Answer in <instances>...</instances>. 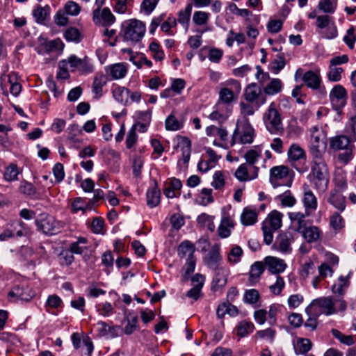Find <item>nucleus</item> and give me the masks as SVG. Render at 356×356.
Instances as JSON below:
<instances>
[{
    "mask_svg": "<svg viewBox=\"0 0 356 356\" xmlns=\"http://www.w3.org/2000/svg\"><path fill=\"white\" fill-rule=\"evenodd\" d=\"M229 107V106L218 102L214 107V111L209 115V118L218 122L225 121L230 113Z\"/></svg>",
    "mask_w": 356,
    "mask_h": 356,
    "instance_id": "nucleus-23",
    "label": "nucleus"
},
{
    "mask_svg": "<svg viewBox=\"0 0 356 356\" xmlns=\"http://www.w3.org/2000/svg\"><path fill=\"white\" fill-rule=\"evenodd\" d=\"M35 224L38 229L45 234L54 235L60 232V222L47 213H41L36 219Z\"/></svg>",
    "mask_w": 356,
    "mask_h": 356,
    "instance_id": "nucleus-6",
    "label": "nucleus"
},
{
    "mask_svg": "<svg viewBox=\"0 0 356 356\" xmlns=\"http://www.w3.org/2000/svg\"><path fill=\"white\" fill-rule=\"evenodd\" d=\"M263 120L270 134H275L283 129L280 114L275 102L270 103L265 111Z\"/></svg>",
    "mask_w": 356,
    "mask_h": 356,
    "instance_id": "nucleus-5",
    "label": "nucleus"
},
{
    "mask_svg": "<svg viewBox=\"0 0 356 356\" xmlns=\"http://www.w3.org/2000/svg\"><path fill=\"white\" fill-rule=\"evenodd\" d=\"M64 11L67 15L76 16L81 11V7L77 3L69 1L65 4Z\"/></svg>",
    "mask_w": 356,
    "mask_h": 356,
    "instance_id": "nucleus-61",
    "label": "nucleus"
},
{
    "mask_svg": "<svg viewBox=\"0 0 356 356\" xmlns=\"http://www.w3.org/2000/svg\"><path fill=\"white\" fill-rule=\"evenodd\" d=\"M228 86H231L232 88H222L219 92L218 102L229 106L235 98V94L238 95L241 90V86L240 83L232 79L227 82Z\"/></svg>",
    "mask_w": 356,
    "mask_h": 356,
    "instance_id": "nucleus-10",
    "label": "nucleus"
},
{
    "mask_svg": "<svg viewBox=\"0 0 356 356\" xmlns=\"http://www.w3.org/2000/svg\"><path fill=\"white\" fill-rule=\"evenodd\" d=\"M243 252L240 246L235 245L229 251L227 259L230 264H235L241 261Z\"/></svg>",
    "mask_w": 356,
    "mask_h": 356,
    "instance_id": "nucleus-52",
    "label": "nucleus"
},
{
    "mask_svg": "<svg viewBox=\"0 0 356 356\" xmlns=\"http://www.w3.org/2000/svg\"><path fill=\"white\" fill-rule=\"evenodd\" d=\"M244 96L248 102H255L257 108L266 102V95L261 94V88L256 83H251L247 86Z\"/></svg>",
    "mask_w": 356,
    "mask_h": 356,
    "instance_id": "nucleus-15",
    "label": "nucleus"
},
{
    "mask_svg": "<svg viewBox=\"0 0 356 356\" xmlns=\"http://www.w3.org/2000/svg\"><path fill=\"white\" fill-rule=\"evenodd\" d=\"M234 223L229 216H225L221 220L218 229V234L222 238H227L231 234V229L234 228Z\"/></svg>",
    "mask_w": 356,
    "mask_h": 356,
    "instance_id": "nucleus-33",
    "label": "nucleus"
},
{
    "mask_svg": "<svg viewBox=\"0 0 356 356\" xmlns=\"http://www.w3.org/2000/svg\"><path fill=\"white\" fill-rule=\"evenodd\" d=\"M350 138L344 135L336 136L330 139V147L334 151L346 149L350 147Z\"/></svg>",
    "mask_w": 356,
    "mask_h": 356,
    "instance_id": "nucleus-25",
    "label": "nucleus"
},
{
    "mask_svg": "<svg viewBox=\"0 0 356 356\" xmlns=\"http://www.w3.org/2000/svg\"><path fill=\"white\" fill-rule=\"evenodd\" d=\"M138 317L136 315L129 314L127 316V324L124 327V331L126 334H132L137 328Z\"/></svg>",
    "mask_w": 356,
    "mask_h": 356,
    "instance_id": "nucleus-59",
    "label": "nucleus"
},
{
    "mask_svg": "<svg viewBox=\"0 0 356 356\" xmlns=\"http://www.w3.org/2000/svg\"><path fill=\"white\" fill-rule=\"evenodd\" d=\"M192 8V4L188 3L185 7L184 10H180L178 13L177 21L179 22V23L182 24L186 31H187L188 29Z\"/></svg>",
    "mask_w": 356,
    "mask_h": 356,
    "instance_id": "nucleus-40",
    "label": "nucleus"
},
{
    "mask_svg": "<svg viewBox=\"0 0 356 356\" xmlns=\"http://www.w3.org/2000/svg\"><path fill=\"white\" fill-rule=\"evenodd\" d=\"M20 172L17 165L11 163L6 168L3 173V179L7 181H17L18 180V175Z\"/></svg>",
    "mask_w": 356,
    "mask_h": 356,
    "instance_id": "nucleus-47",
    "label": "nucleus"
},
{
    "mask_svg": "<svg viewBox=\"0 0 356 356\" xmlns=\"http://www.w3.org/2000/svg\"><path fill=\"white\" fill-rule=\"evenodd\" d=\"M72 71L76 70L82 73H90L93 70V66L90 59L88 56L83 58H78L74 55L70 56L67 60Z\"/></svg>",
    "mask_w": 356,
    "mask_h": 356,
    "instance_id": "nucleus-16",
    "label": "nucleus"
},
{
    "mask_svg": "<svg viewBox=\"0 0 356 356\" xmlns=\"http://www.w3.org/2000/svg\"><path fill=\"white\" fill-rule=\"evenodd\" d=\"M149 49L151 51L153 58L156 60L161 61L164 58L165 54L163 51L161 49L159 43L156 42H151L149 46Z\"/></svg>",
    "mask_w": 356,
    "mask_h": 356,
    "instance_id": "nucleus-58",
    "label": "nucleus"
},
{
    "mask_svg": "<svg viewBox=\"0 0 356 356\" xmlns=\"http://www.w3.org/2000/svg\"><path fill=\"white\" fill-rule=\"evenodd\" d=\"M260 298V294L257 289H252L245 291L243 301L250 305L256 304Z\"/></svg>",
    "mask_w": 356,
    "mask_h": 356,
    "instance_id": "nucleus-53",
    "label": "nucleus"
},
{
    "mask_svg": "<svg viewBox=\"0 0 356 356\" xmlns=\"http://www.w3.org/2000/svg\"><path fill=\"white\" fill-rule=\"evenodd\" d=\"M210 14L204 11H195L193 13V21L197 26L206 25L209 19Z\"/></svg>",
    "mask_w": 356,
    "mask_h": 356,
    "instance_id": "nucleus-54",
    "label": "nucleus"
},
{
    "mask_svg": "<svg viewBox=\"0 0 356 356\" xmlns=\"http://www.w3.org/2000/svg\"><path fill=\"white\" fill-rule=\"evenodd\" d=\"M329 98L332 108L340 114L347 102L348 93L346 88L340 84L335 85L330 92Z\"/></svg>",
    "mask_w": 356,
    "mask_h": 356,
    "instance_id": "nucleus-7",
    "label": "nucleus"
},
{
    "mask_svg": "<svg viewBox=\"0 0 356 356\" xmlns=\"http://www.w3.org/2000/svg\"><path fill=\"white\" fill-rule=\"evenodd\" d=\"M331 333L341 343L347 346H351L354 343L353 337L351 335H344L340 331L336 329H332Z\"/></svg>",
    "mask_w": 356,
    "mask_h": 356,
    "instance_id": "nucleus-60",
    "label": "nucleus"
},
{
    "mask_svg": "<svg viewBox=\"0 0 356 356\" xmlns=\"http://www.w3.org/2000/svg\"><path fill=\"white\" fill-rule=\"evenodd\" d=\"M301 202L303 204L306 215H312L317 209V197L306 184L303 186V193Z\"/></svg>",
    "mask_w": 356,
    "mask_h": 356,
    "instance_id": "nucleus-13",
    "label": "nucleus"
},
{
    "mask_svg": "<svg viewBox=\"0 0 356 356\" xmlns=\"http://www.w3.org/2000/svg\"><path fill=\"white\" fill-rule=\"evenodd\" d=\"M106 71L113 79H120L124 78L127 74V67L124 63H115L108 66Z\"/></svg>",
    "mask_w": 356,
    "mask_h": 356,
    "instance_id": "nucleus-31",
    "label": "nucleus"
},
{
    "mask_svg": "<svg viewBox=\"0 0 356 356\" xmlns=\"http://www.w3.org/2000/svg\"><path fill=\"white\" fill-rule=\"evenodd\" d=\"M212 270L214 271V275L211 287L213 290L217 291L223 288L227 284L229 270L225 266H221Z\"/></svg>",
    "mask_w": 356,
    "mask_h": 356,
    "instance_id": "nucleus-18",
    "label": "nucleus"
},
{
    "mask_svg": "<svg viewBox=\"0 0 356 356\" xmlns=\"http://www.w3.org/2000/svg\"><path fill=\"white\" fill-rule=\"evenodd\" d=\"M312 306H317L320 308L321 313L330 315L336 312L334 302L331 297H322L313 300Z\"/></svg>",
    "mask_w": 356,
    "mask_h": 356,
    "instance_id": "nucleus-21",
    "label": "nucleus"
},
{
    "mask_svg": "<svg viewBox=\"0 0 356 356\" xmlns=\"http://www.w3.org/2000/svg\"><path fill=\"white\" fill-rule=\"evenodd\" d=\"M221 259L220 248L218 245H214L204 257V262L211 269H214L222 266L220 265Z\"/></svg>",
    "mask_w": 356,
    "mask_h": 356,
    "instance_id": "nucleus-22",
    "label": "nucleus"
},
{
    "mask_svg": "<svg viewBox=\"0 0 356 356\" xmlns=\"http://www.w3.org/2000/svg\"><path fill=\"white\" fill-rule=\"evenodd\" d=\"M277 199L280 201L281 204L283 207H292L296 203V199L290 191H286L280 195L277 196Z\"/></svg>",
    "mask_w": 356,
    "mask_h": 356,
    "instance_id": "nucleus-51",
    "label": "nucleus"
},
{
    "mask_svg": "<svg viewBox=\"0 0 356 356\" xmlns=\"http://www.w3.org/2000/svg\"><path fill=\"white\" fill-rule=\"evenodd\" d=\"M283 87L282 81L279 79H272L264 87V92L265 95H275L279 93Z\"/></svg>",
    "mask_w": 356,
    "mask_h": 356,
    "instance_id": "nucleus-39",
    "label": "nucleus"
},
{
    "mask_svg": "<svg viewBox=\"0 0 356 356\" xmlns=\"http://www.w3.org/2000/svg\"><path fill=\"white\" fill-rule=\"evenodd\" d=\"M308 178L314 188L325 192L330 182V170L325 157L312 158L311 172Z\"/></svg>",
    "mask_w": 356,
    "mask_h": 356,
    "instance_id": "nucleus-1",
    "label": "nucleus"
},
{
    "mask_svg": "<svg viewBox=\"0 0 356 356\" xmlns=\"http://www.w3.org/2000/svg\"><path fill=\"white\" fill-rule=\"evenodd\" d=\"M342 67L330 65L327 72L328 80L333 82L339 81L341 79Z\"/></svg>",
    "mask_w": 356,
    "mask_h": 356,
    "instance_id": "nucleus-56",
    "label": "nucleus"
},
{
    "mask_svg": "<svg viewBox=\"0 0 356 356\" xmlns=\"http://www.w3.org/2000/svg\"><path fill=\"white\" fill-rule=\"evenodd\" d=\"M145 30V24L143 22L132 19L122 24V30L118 37L121 38L123 41L136 44L143 38Z\"/></svg>",
    "mask_w": 356,
    "mask_h": 356,
    "instance_id": "nucleus-2",
    "label": "nucleus"
},
{
    "mask_svg": "<svg viewBox=\"0 0 356 356\" xmlns=\"http://www.w3.org/2000/svg\"><path fill=\"white\" fill-rule=\"evenodd\" d=\"M92 19L95 24L108 26L115 21V17L108 8L103 10L95 9L92 13Z\"/></svg>",
    "mask_w": 356,
    "mask_h": 356,
    "instance_id": "nucleus-17",
    "label": "nucleus"
},
{
    "mask_svg": "<svg viewBox=\"0 0 356 356\" xmlns=\"http://www.w3.org/2000/svg\"><path fill=\"white\" fill-rule=\"evenodd\" d=\"M107 78L103 74H97L92 83V92L95 99H99L102 96V88L106 84Z\"/></svg>",
    "mask_w": 356,
    "mask_h": 356,
    "instance_id": "nucleus-34",
    "label": "nucleus"
},
{
    "mask_svg": "<svg viewBox=\"0 0 356 356\" xmlns=\"http://www.w3.org/2000/svg\"><path fill=\"white\" fill-rule=\"evenodd\" d=\"M264 264L273 274L282 273L286 268V264L283 259L272 256H268L264 259Z\"/></svg>",
    "mask_w": 356,
    "mask_h": 356,
    "instance_id": "nucleus-19",
    "label": "nucleus"
},
{
    "mask_svg": "<svg viewBox=\"0 0 356 356\" xmlns=\"http://www.w3.org/2000/svg\"><path fill=\"white\" fill-rule=\"evenodd\" d=\"M287 154L290 161H298L306 157L305 150L297 144H292Z\"/></svg>",
    "mask_w": 356,
    "mask_h": 356,
    "instance_id": "nucleus-43",
    "label": "nucleus"
},
{
    "mask_svg": "<svg viewBox=\"0 0 356 356\" xmlns=\"http://www.w3.org/2000/svg\"><path fill=\"white\" fill-rule=\"evenodd\" d=\"M35 296V292L26 284L16 285L8 293L10 302H29Z\"/></svg>",
    "mask_w": 356,
    "mask_h": 356,
    "instance_id": "nucleus-8",
    "label": "nucleus"
},
{
    "mask_svg": "<svg viewBox=\"0 0 356 356\" xmlns=\"http://www.w3.org/2000/svg\"><path fill=\"white\" fill-rule=\"evenodd\" d=\"M303 237L308 243H314L320 239L322 232L319 227L312 225L306 227L303 232H301Z\"/></svg>",
    "mask_w": 356,
    "mask_h": 356,
    "instance_id": "nucleus-35",
    "label": "nucleus"
},
{
    "mask_svg": "<svg viewBox=\"0 0 356 356\" xmlns=\"http://www.w3.org/2000/svg\"><path fill=\"white\" fill-rule=\"evenodd\" d=\"M312 347V341L307 338H300L294 345L296 354H305L311 350Z\"/></svg>",
    "mask_w": 356,
    "mask_h": 356,
    "instance_id": "nucleus-45",
    "label": "nucleus"
},
{
    "mask_svg": "<svg viewBox=\"0 0 356 356\" xmlns=\"http://www.w3.org/2000/svg\"><path fill=\"white\" fill-rule=\"evenodd\" d=\"M283 214L274 210L271 211L262 223L264 241L270 245L273 240V232L280 229L282 224Z\"/></svg>",
    "mask_w": 356,
    "mask_h": 356,
    "instance_id": "nucleus-4",
    "label": "nucleus"
},
{
    "mask_svg": "<svg viewBox=\"0 0 356 356\" xmlns=\"http://www.w3.org/2000/svg\"><path fill=\"white\" fill-rule=\"evenodd\" d=\"M337 6V0H320L317 9L323 13L332 14L334 13Z\"/></svg>",
    "mask_w": 356,
    "mask_h": 356,
    "instance_id": "nucleus-46",
    "label": "nucleus"
},
{
    "mask_svg": "<svg viewBox=\"0 0 356 356\" xmlns=\"http://www.w3.org/2000/svg\"><path fill=\"white\" fill-rule=\"evenodd\" d=\"M177 147H180L181 151V161L184 165H186L191 157V142L187 137H179Z\"/></svg>",
    "mask_w": 356,
    "mask_h": 356,
    "instance_id": "nucleus-28",
    "label": "nucleus"
},
{
    "mask_svg": "<svg viewBox=\"0 0 356 356\" xmlns=\"http://www.w3.org/2000/svg\"><path fill=\"white\" fill-rule=\"evenodd\" d=\"M50 8L48 6L42 7L38 6L33 10V15L38 23L43 22L49 14Z\"/></svg>",
    "mask_w": 356,
    "mask_h": 356,
    "instance_id": "nucleus-50",
    "label": "nucleus"
},
{
    "mask_svg": "<svg viewBox=\"0 0 356 356\" xmlns=\"http://www.w3.org/2000/svg\"><path fill=\"white\" fill-rule=\"evenodd\" d=\"M291 178L290 170L287 166H275L270 170V182L274 188L283 185L284 181Z\"/></svg>",
    "mask_w": 356,
    "mask_h": 356,
    "instance_id": "nucleus-11",
    "label": "nucleus"
},
{
    "mask_svg": "<svg viewBox=\"0 0 356 356\" xmlns=\"http://www.w3.org/2000/svg\"><path fill=\"white\" fill-rule=\"evenodd\" d=\"M240 132H241V135L239 138L241 143L250 144L253 142L254 131L249 120L245 119L243 122L237 123L236 129L233 134L231 145H234L235 144L236 135Z\"/></svg>",
    "mask_w": 356,
    "mask_h": 356,
    "instance_id": "nucleus-9",
    "label": "nucleus"
},
{
    "mask_svg": "<svg viewBox=\"0 0 356 356\" xmlns=\"http://www.w3.org/2000/svg\"><path fill=\"white\" fill-rule=\"evenodd\" d=\"M259 168L253 167V173L250 175L246 164H241L236 170L234 175L241 181H246L257 177Z\"/></svg>",
    "mask_w": 356,
    "mask_h": 356,
    "instance_id": "nucleus-26",
    "label": "nucleus"
},
{
    "mask_svg": "<svg viewBox=\"0 0 356 356\" xmlns=\"http://www.w3.org/2000/svg\"><path fill=\"white\" fill-rule=\"evenodd\" d=\"M310 134L309 149L312 158L325 157L327 143L324 131L318 127L314 126L310 129Z\"/></svg>",
    "mask_w": 356,
    "mask_h": 356,
    "instance_id": "nucleus-3",
    "label": "nucleus"
},
{
    "mask_svg": "<svg viewBox=\"0 0 356 356\" xmlns=\"http://www.w3.org/2000/svg\"><path fill=\"white\" fill-rule=\"evenodd\" d=\"M265 270V264L262 261H256L251 266L249 271L248 284L250 286L256 284Z\"/></svg>",
    "mask_w": 356,
    "mask_h": 356,
    "instance_id": "nucleus-24",
    "label": "nucleus"
},
{
    "mask_svg": "<svg viewBox=\"0 0 356 356\" xmlns=\"http://www.w3.org/2000/svg\"><path fill=\"white\" fill-rule=\"evenodd\" d=\"M254 330V324L250 321H241L237 326V334L241 337H246Z\"/></svg>",
    "mask_w": 356,
    "mask_h": 356,
    "instance_id": "nucleus-49",
    "label": "nucleus"
},
{
    "mask_svg": "<svg viewBox=\"0 0 356 356\" xmlns=\"http://www.w3.org/2000/svg\"><path fill=\"white\" fill-rule=\"evenodd\" d=\"M330 224L335 231H339L343 227L344 220L339 213L334 212L330 217Z\"/></svg>",
    "mask_w": 356,
    "mask_h": 356,
    "instance_id": "nucleus-62",
    "label": "nucleus"
},
{
    "mask_svg": "<svg viewBox=\"0 0 356 356\" xmlns=\"http://www.w3.org/2000/svg\"><path fill=\"white\" fill-rule=\"evenodd\" d=\"M311 215H306V212H290L289 213V218L291 222V225L296 232L301 233L307 227L306 217Z\"/></svg>",
    "mask_w": 356,
    "mask_h": 356,
    "instance_id": "nucleus-20",
    "label": "nucleus"
},
{
    "mask_svg": "<svg viewBox=\"0 0 356 356\" xmlns=\"http://www.w3.org/2000/svg\"><path fill=\"white\" fill-rule=\"evenodd\" d=\"M178 254L181 257H193L194 256L195 246L188 241H184L179 245Z\"/></svg>",
    "mask_w": 356,
    "mask_h": 356,
    "instance_id": "nucleus-42",
    "label": "nucleus"
},
{
    "mask_svg": "<svg viewBox=\"0 0 356 356\" xmlns=\"http://www.w3.org/2000/svg\"><path fill=\"white\" fill-rule=\"evenodd\" d=\"M64 38L68 42L79 43L81 41L83 35L78 29L75 27H69L64 33Z\"/></svg>",
    "mask_w": 356,
    "mask_h": 356,
    "instance_id": "nucleus-48",
    "label": "nucleus"
},
{
    "mask_svg": "<svg viewBox=\"0 0 356 356\" xmlns=\"http://www.w3.org/2000/svg\"><path fill=\"white\" fill-rule=\"evenodd\" d=\"M10 230L14 238L26 236L29 234V230L27 226L21 220H15L10 225Z\"/></svg>",
    "mask_w": 356,
    "mask_h": 356,
    "instance_id": "nucleus-37",
    "label": "nucleus"
},
{
    "mask_svg": "<svg viewBox=\"0 0 356 356\" xmlns=\"http://www.w3.org/2000/svg\"><path fill=\"white\" fill-rule=\"evenodd\" d=\"M1 87L3 94L6 96L8 95V87L10 88V93L15 97L19 95L22 90V86L18 82V75L14 72H11L2 79Z\"/></svg>",
    "mask_w": 356,
    "mask_h": 356,
    "instance_id": "nucleus-12",
    "label": "nucleus"
},
{
    "mask_svg": "<svg viewBox=\"0 0 356 356\" xmlns=\"http://www.w3.org/2000/svg\"><path fill=\"white\" fill-rule=\"evenodd\" d=\"M147 204L149 207L153 208L156 207L160 202L161 193L158 188L156 183L147 191Z\"/></svg>",
    "mask_w": 356,
    "mask_h": 356,
    "instance_id": "nucleus-38",
    "label": "nucleus"
},
{
    "mask_svg": "<svg viewBox=\"0 0 356 356\" xmlns=\"http://www.w3.org/2000/svg\"><path fill=\"white\" fill-rule=\"evenodd\" d=\"M181 186L182 184L179 179L172 178L170 181L169 186L163 191V193L168 198L177 197L180 195Z\"/></svg>",
    "mask_w": 356,
    "mask_h": 356,
    "instance_id": "nucleus-32",
    "label": "nucleus"
},
{
    "mask_svg": "<svg viewBox=\"0 0 356 356\" xmlns=\"http://www.w3.org/2000/svg\"><path fill=\"white\" fill-rule=\"evenodd\" d=\"M286 59L283 53L278 54L270 64V70L274 74H278L285 66Z\"/></svg>",
    "mask_w": 356,
    "mask_h": 356,
    "instance_id": "nucleus-44",
    "label": "nucleus"
},
{
    "mask_svg": "<svg viewBox=\"0 0 356 356\" xmlns=\"http://www.w3.org/2000/svg\"><path fill=\"white\" fill-rule=\"evenodd\" d=\"M348 277L340 276L338 278L337 283L332 286V290L333 293L341 295L343 293V288L348 287Z\"/></svg>",
    "mask_w": 356,
    "mask_h": 356,
    "instance_id": "nucleus-57",
    "label": "nucleus"
},
{
    "mask_svg": "<svg viewBox=\"0 0 356 356\" xmlns=\"http://www.w3.org/2000/svg\"><path fill=\"white\" fill-rule=\"evenodd\" d=\"M112 93L114 99L122 104L127 105L130 104L129 99L130 90L125 87L117 86L113 90Z\"/></svg>",
    "mask_w": 356,
    "mask_h": 356,
    "instance_id": "nucleus-36",
    "label": "nucleus"
},
{
    "mask_svg": "<svg viewBox=\"0 0 356 356\" xmlns=\"http://www.w3.org/2000/svg\"><path fill=\"white\" fill-rule=\"evenodd\" d=\"M327 202L340 212L346 209V197L336 190L330 192Z\"/></svg>",
    "mask_w": 356,
    "mask_h": 356,
    "instance_id": "nucleus-27",
    "label": "nucleus"
},
{
    "mask_svg": "<svg viewBox=\"0 0 356 356\" xmlns=\"http://www.w3.org/2000/svg\"><path fill=\"white\" fill-rule=\"evenodd\" d=\"M64 46L62 40L58 38L46 42L44 49L48 52L62 51L64 49Z\"/></svg>",
    "mask_w": 356,
    "mask_h": 356,
    "instance_id": "nucleus-55",
    "label": "nucleus"
},
{
    "mask_svg": "<svg viewBox=\"0 0 356 356\" xmlns=\"http://www.w3.org/2000/svg\"><path fill=\"white\" fill-rule=\"evenodd\" d=\"M285 286V282L280 275L276 277L275 282L269 286L270 291L274 295H280Z\"/></svg>",
    "mask_w": 356,
    "mask_h": 356,
    "instance_id": "nucleus-63",
    "label": "nucleus"
},
{
    "mask_svg": "<svg viewBox=\"0 0 356 356\" xmlns=\"http://www.w3.org/2000/svg\"><path fill=\"white\" fill-rule=\"evenodd\" d=\"M294 241L292 233L282 232L278 234L273 244V248L283 254H289L292 251L291 243Z\"/></svg>",
    "mask_w": 356,
    "mask_h": 356,
    "instance_id": "nucleus-14",
    "label": "nucleus"
},
{
    "mask_svg": "<svg viewBox=\"0 0 356 356\" xmlns=\"http://www.w3.org/2000/svg\"><path fill=\"white\" fill-rule=\"evenodd\" d=\"M257 213L250 207H245L241 214V222L244 226L254 225L257 220Z\"/></svg>",
    "mask_w": 356,
    "mask_h": 356,
    "instance_id": "nucleus-29",
    "label": "nucleus"
},
{
    "mask_svg": "<svg viewBox=\"0 0 356 356\" xmlns=\"http://www.w3.org/2000/svg\"><path fill=\"white\" fill-rule=\"evenodd\" d=\"M165 127L168 131H176L183 128L184 120H178L173 113H171L165 119Z\"/></svg>",
    "mask_w": 356,
    "mask_h": 356,
    "instance_id": "nucleus-41",
    "label": "nucleus"
},
{
    "mask_svg": "<svg viewBox=\"0 0 356 356\" xmlns=\"http://www.w3.org/2000/svg\"><path fill=\"white\" fill-rule=\"evenodd\" d=\"M316 270V267L312 260L305 262L302 266L300 271V275L302 277L307 278L309 275L314 274Z\"/></svg>",
    "mask_w": 356,
    "mask_h": 356,
    "instance_id": "nucleus-64",
    "label": "nucleus"
},
{
    "mask_svg": "<svg viewBox=\"0 0 356 356\" xmlns=\"http://www.w3.org/2000/svg\"><path fill=\"white\" fill-rule=\"evenodd\" d=\"M302 80L307 87L314 90L318 89L321 83L320 75L312 70L303 74Z\"/></svg>",
    "mask_w": 356,
    "mask_h": 356,
    "instance_id": "nucleus-30",
    "label": "nucleus"
}]
</instances>
